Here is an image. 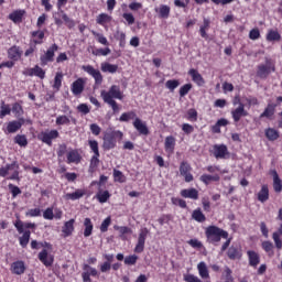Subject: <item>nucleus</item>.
<instances>
[{
	"label": "nucleus",
	"instance_id": "obj_19",
	"mask_svg": "<svg viewBox=\"0 0 282 282\" xmlns=\"http://www.w3.org/2000/svg\"><path fill=\"white\" fill-rule=\"evenodd\" d=\"M154 10L159 14L160 19H169L171 14V7L166 4H161L159 8H155Z\"/></svg>",
	"mask_w": 282,
	"mask_h": 282
},
{
	"label": "nucleus",
	"instance_id": "obj_59",
	"mask_svg": "<svg viewBox=\"0 0 282 282\" xmlns=\"http://www.w3.org/2000/svg\"><path fill=\"white\" fill-rule=\"evenodd\" d=\"M67 153V144L63 143L58 145L57 149V156L61 159L63 158V155H65Z\"/></svg>",
	"mask_w": 282,
	"mask_h": 282
},
{
	"label": "nucleus",
	"instance_id": "obj_47",
	"mask_svg": "<svg viewBox=\"0 0 282 282\" xmlns=\"http://www.w3.org/2000/svg\"><path fill=\"white\" fill-rule=\"evenodd\" d=\"M267 41H281V34L276 31H269L267 34Z\"/></svg>",
	"mask_w": 282,
	"mask_h": 282
},
{
	"label": "nucleus",
	"instance_id": "obj_13",
	"mask_svg": "<svg viewBox=\"0 0 282 282\" xmlns=\"http://www.w3.org/2000/svg\"><path fill=\"white\" fill-rule=\"evenodd\" d=\"M80 160H83V158L80 153H78V150H70L67 153V164H80Z\"/></svg>",
	"mask_w": 282,
	"mask_h": 282
},
{
	"label": "nucleus",
	"instance_id": "obj_21",
	"mask_svg": "<svg viewBox=\"0 0 282 282\" xmlns=\"http://www.w3.org/2000/svg\"><path fill=\"white\" fill-rule=\"evenodd\" d=\"M74 224H76L75 219H70L64 224L62 227V232L65 237H69L72 232H74Z\"/></svg>",
	"mask_w": 282,
	"mask_h": 282
},
{
	"label": "nucleus",
	"instance_id": "obj_11",
	"mask_svg": "<svg viewBox=\"0 0 282 282\" xmlns=\"http://www.w3.org/2000/svg\"><path fill=\"white\" fill-rule=\"evenodd\" d=\"M133 127L141 135H149V128L147 127V122L142 121L140 118L134 119Z\"/></svg>",
	"mask_w": 282,
	"mask_h": 282
},
{
	"label": "nucleus",
	"instance_id": "obj_49",
	"mask_svg": "<svg viewBox=\"0 0 282 282\" xmlns=\"http://www.w3.org/2000/svg\"><path fill=\"white\" fill-rule=\"evenodd\" d=\"M138 263V256L132 254L124 258L126 265H135Z\"/></svg>",
	"mask_w": 282,
	"mask_h": 282
},
{
	"label": "nucleus",
	"instance_id": "obj_44",
	"mask_svg": "<svg viewBox=\"0 0 282 282\" xmlns=\"http://www.w3.org/2000/svg\"><path fill=\"white\" fill-rule=\"evenodd\" d=\"M109 197H111V195L109 194V191L99 192L97 194V199L100 204L107 203V199H109Z\"/></svg>",
	"mask_w": 282,
	"mask_h": 282
},
{
	"label": "nucleus",
	"instance_id": "obj_40",
	"mask_svg": "<svg viewBox=\"0 0 282 282\" xmlns=\"http://www.w3.org/2000/svg\"><path fill=\"white\" fill-rule=\"evenodd\" d=\"M84 196H85V191L83 189H77L74 193L66 195L67 199H73V200L80 199V197H84Z\"/></svg>",
	"mask_w": 282,
	"mask_h": 282
},
{
	"label": "nucleus",
	"instance_id": "obj_29",
	"mask_svg": "<svg viewBox=\"0 0 282 282\" xmlns=\"http://www.w3.org/2000/svg\"><path fill=\"white\" fill-rule=\"evenodd\" d=\"M199 276L203 279H210V274L208 273V267H206V262H199L197 264Z\"/></svg>",
	"mask_w": 282,
	"mask_h": 282
},
{
	"label": "nucleus",
	"instance_id": "obj_53",
	"mask_svg": "<svg viewBox=\"0 0 282 282\" xmlns=\"http://www.w3.org/2000/svg\"><path fill=\"white\" fill-rule=\"evenodd\" d=\"M192 88H193V85H191V84H185L184 86H182V87L180 88V96H181L182 98H184V96H186V94H188Z\"/></svg>",
	"mask_w": 282,
	"mask_h": 282
},
{
	"label": "nucleus",
	"instance_id": "obj_10",
	"mask_svg": "<svg viewBox=\"0 0 282 282\" xmlns=\"http://www.w3.org/2000/svg\"><path fill=\"white\" fill-rule=\"evenodd\" d=\"M23 124H25V119L21 118L19 120H13V121H10L8 124H7V132L8 133H17V131H19Z\"/></svg>",
	"mask_w": 282,
	"mask_h": 282
},
{
	"label": "nucleus",
	"instance_id": "obj_50",
	"mask_svg": "<svg viewBox=\"0 0 282 282\" xmlns=\"http://www.w3.org/2000/svg\"><path fill=\"white\" fill-rule=\"evenodd\" d=\"M93 34L97 37L98 43H100L101 45H109V41H107V37H105V35L93 31Z\"/></svg>",
	"mask_w": 282,
	"mask_h": 282
},
{
	"label": "nucleus",
	"instance_id": "obj_60",
	"mask_svg": "<svg viewBox=\"0 0 282 282\" xmlns=\"http://www.w3.org/2000/svg\"><path fill=\"white\" fill-rule=\"evenodd\" d=\"M122 17L127 21L128 25H133V23H135V18L131 13H123Z\"/></svg>",
	"mask_w": 282,
	"mask_h": 282
},
{
	"label": "nucleus",
	"instance_id": "obj_39",
	"mask_svg": "<svg viewBox=\"0 0 282 282\" xmlns=\"http://www.w3.org/2000/svg\"><path fill=\"white\" fill-rule=\"evenodd\" d=\"M135 113L133 111H129V112H123L119 120L120 122H129V120H135Z\"/></svg>",
	"mask_w": 282,
	"mask_h": 282
},
{
	"label": "nucleus",
	"instance_id": "obj_37",
	"mask_svg": "<svg viewBox=\"0 0 282 282\" xmlns=\"http://www.w3.org/2000/svg\"><path fill=\"white\" fill-rule=\"evenodd\" d=\"M273 188L275 193H281L282 191V182L276 172H273Z\"/></svg>",
	"mask_w": 282,
	"mask_h": 282
},
{
	"label": "nucleus",
	"instance_id": "obj_42",
	"mask_svg": "<svg viewBox=\"0 0 282 282\" xmlns=\"http://www.w3.org/2000/svg\"><path fill=\"white\" fill-rule=\"evenodd\" d=\"M113 177H115V182H119L120 184H123V182H127V177L120 170H113Z\"/></svg>",
	"mask_w": 282,
	"mask_h": 282
},
{
	"label": "nucleus",
	"instance_id": "obj_14",
	"mask_svg": "<svg viewBox=\"0 0 282 282\" xmlns=\"http://www.w3.org/2000/svg\"><path fill=\"white\" fill-rule=\"evenodd\" d=\"M188 74L192 77L193 82L198 85V87H204V84L206 82L204 80V77H202V74H199V72H197L195 68H192L189 69Z\"/></svg>",
	"mask_w": 282,
	"mask_h": 282
},
{
	"label": "nucleus",
	"instance_id": "obj_9",
	"mask_svg": "<svg viewBox=\"0 0 282 282\" xmlns=\"http://www.w3.org/2000/svg\"><path fill=\"white\" fill-rule=\"evenodd\" d=\"M82 69L95 78L96 85H102V74L91 65L83 66Z\"/></svg>",
	"mask_w": 282,
	"mask_h": 282
},
{
	"label": "nucleus",
	"instance_id": "obj_17",
	"mask_svg": "<svg viewBox=\"0 0 282 282\" xmlns=\"http://www.w3.org/2000/svg\"><path fill=\"white\" fill-rule=\"evenodd\" d=\"M104 149L110 150L116 148V139L113 138V134L108 133L104 137Z\"/></svg>",
	"mask_w": 282,
	"mask_h": 282
},
{
	"label": "nucleus",
	"instance_id": "obj_61",
	"mask_svg": "<svg viewBox=\"0 0 282 282\" xmlns=\"http://www.w3.org/2000/svg\"><path fill=\"white\" fill-rule=\"evenodd\" d=\"M187 116H188V120H191L192 122H196L197 121V110L189 109L187 111Z\"/></svg>",
	"mask_w": 282,
	"mask_h": 282
},
{
	"label": "nucleus",
	"instance_id": "obj_34",
	"mask_svg": "<svg viewBox=\"0 0 282 282\" xmlns=\"http://www.w3.org/2000/svg\"><path fill=\"white\" fill-rule=\"evenodd\" d=\"M31 34L32 37L35 39L33 41L35 45H41V43H43V39H45V33L43 31H33Z\"/></svg>",
	"mask_w": 282,
	"mask_h": 282
},
{
	"label": "nucleus",
	"instance_id": "obj_22",
	"mask_svg": "<svg viewBox=\"0 0 282 282\" xmlns=\"http://www.w3.org/2000/svg\"><path fill=\"white\" fill-rule=\"evenodd\" d=\"M270 199V191L268 189V185H262L260 192L258 193V200L262 204Z\"/></svg>",
	"mask_w": 282,
	"mask_h": 282
},
{
	"label": "nucleus",
	"instance_id": "obj_6",
	"mask_svg": "<svg viewBox=\"0 0 282 282\" xmlns=\"http://www.w3.org/2000/svg\"><path fill=\"white\" fill-rule=\"evenodd\" d=\"M85 85H87V79L79 77L70 86V91L74 96H80L85 91Z\"/></svg>",
	"mask_w": 282,
	"mask_h": 282
},
{
	"label": "nucleus",
	"instance_id": "obj_58",
	"mask_svg": "<svg viewBox=\"0 0 282 282\" xmlns=\"http://www.w3.org/2000/svg\"><path fill=\"white\" fill-rule=\"evenodd\" d=\"M172 204H174V206H180L181 208H186V200L182 199V198H172Z\"/></svg>",
	"mask_w": 282,
	"mask_h": 282
},
{
	"label": "nucleus",
	"instance_id": "obj_3",
	"mask_svg": "<svg viewBox=\"0 0 282 282\" xmlns=\"http://www.w3.org/2000/svg\"><path fill=\"white\" fill-rule=\"evenodd\" d=\"M272 72H275L274 63L272 59H265V64H261L258 66L257 76L259 78L265 79Z\"/></svg>",
	"mask_w": 282,
	"mask_h": 282
},
{
	"label": "nucleus",
	"instance_id": "obj_63",
	"mask_svg": "<svg viewBox=\"0 0 282 282\" xmlns=\"http://www.w3.org/2000/svg\"><path fill=\"white\" fill-rule=\"evenodd\" d=\"M262 248L265 252H272L274 245L271 241H264L262 242Z\"/></svg>",
	"mask_w": 282,
	"mask_h": 282
},
{
	"label": "nucleus",
	"instance_id": "obj_18",
	"mask_svg": "<svg viewBox=\"0 0 282 282\" xmlns=\"http://www.w3.org/2000/svg\"><path fill=\"white\" fill-rule=\"evenodd\" d=\"M14 227L20 235H23L24 228H36V225L33 223H22L21 219L18 218L14 223Z\"/></svg>",
	"mask_w": 282,
	"mask_h": 282
},
{
	"label": "nucleus",
	"instance_id": "obj_33",
	"mask_svg": "<svg viewBox=\"0 0 282 282\" xmlns=\"http://www.w3.org/2000/svg\"><path fill=\"white\" fill-rule=\"evenodd\" d=\"M219 180H220V177L218 174H215V175L203 174L200 176V182H203L206 185H208V183H210V182H219Z\"/></svg>",
	"mask_w": 282,
	"mask_h": 282
},
{
	"label": "nucleus",
	"instance_id": "obj_15",
	"mask_svg": "<svg viewBox=\"0 0 282 282\" xmlns=\"http://www.w3.org/2000/svg\"><path fill=\"white\" fill-rule=\"evenodd\" d=\"M181 196L187 199H199V192L196 188L182 189Z\"/></svg>",
	"mask_w": 282,
	"mask_h": 282
},
{
	"label": "nucleus",
	"instance_id": "obj_25",
	"mask_svg": "<svg viewBox=\"0 0 282 282\" xmlns=\"http://www.w3.org/2000/svg\"><path fill=\"white\" fill-rule=\"evenodd\" d=\"M23 14H25V11L17 10L9 15V19L13 21V23H21L23 21Z\"/></svg>",
	"mask_w": 282,
	"mask_h": 282
},
{
	"label": "nucleus",
	"instance_id": "obj_41",
	"mask_svg": "<svg viewBox=\"0 0 282 282\" xmlns=\"http://www.w3.org/2000/svg\"><path fill=\"white\" fill-rule=\"evenodd\" d=\"M15 144H19V147H28V138L25 134H17L14 138Z\"/></svg>",
	"mask_w": 282,
	"mask_h": 282
},
{
	"label": "nucleus",
	"instance_id": "obj_24",
	"mask_svg": "<svg viewBox=\"0 0 282 282\" xmlns=\"http://www.w3.org/2000/svg\"><path fill=\"white\" fill-rule=\"evenodd\" d=\"M101 72L108 74H116V72H118V65L104 62L101 63Z\"/></svg>",
	"mask_w": 282,
	"mask_h": 282
},
{
	"label": "nucleus",
	"instance_id": "obj_62",
	"mask_svg": "<svg viewBox=\"0 0 282 282\" xmlns=\"http://www.w3.org/2000/svg\"><path fill=\"white\" fill-rule=\"evenodd\" d=\"M100 272L102 273H107V272H110L111 271V263L110 262H104L100 264Z\"/></svg>",
	"mask_w": 282,
	"mask_h": 282
},
{
	"label": "nucleus",
	"instance_id": "obj_46",
	"mask_svg": "<svg viewBox=\"0 0 282 282\" xmlns=\"http://www.w3.org/2000/svg\"><path fill=\"white\" fill-rule=\"evenodd\" d=\"M165 87L170 89V91H175V89L180 87V82L176 79H170L165 83Z\"/></svg>",
	"mask_w": 282,
	"mask_h": 282
},
{
	"label": "nucleus",
	"instance_id": "obj_45",
	"mask_svg": "<svg viewBox=\"0 0 282 282\" xmlns=\"http://www.w3.org/2000/svg\"><path fill=\"white\" fill-rule=\"evenodd\" d=\"M265 137L268 138V140H271V141H274V140H278L279 138V131L272 129V128H269L267 131H265Z\"/></svg>",
	"mask_w": 282,
	"mask_h": 282
},
{
	"label": "nucleus",
	"instance_id": "obj_26",
	"mask_svg": "<svg viewBox=\"0 0 282 282\" xmlns=\"http://www.w3.org/2000/svg\"><path fill=\"white\" fill-rule=\"evenodd\" d=\"M21 52L19 50L18 46H12L9 48L8 51V57L11 59V61H19V58H21Z\"/></svg>",
	"mask_w": 282,
	"mask_h": 282
},
{
	"label": "nucleus",
	"instance_id": "obj_51",
	"mask_svg": "<svg viewBox=\"0 0 282 282\" xmlns=\"http://www.w3.org/2000/svg\"><path fill=\"white\" fill-rule=\"evenodd\" d=\"M88 144L94 152L95 155H100V151L98 150V141L96 140H89Z\"/></svg>",
	"mask_w": 282,
	"mask_h": 282
},
{
	"label": "nucleus",
	"instance_id": "obj_52",
	"mask_svg": "<svg viewBox=\"0 0 282 282\" xmlns=\"http://www.w3.org/2000/svg\"><path fill=\"white\" fill-rule=\"evenodd\" d=\"M55 122L58 126H63V124H69V122H72V121L69 120V117H67V116H58L56 118Z\"/></svg>",
	"mask_w": 282,
	"mask_h": 282
},
{
	"label": "nucleus",
	"instance_id": "obj_5",
	"mask_svg": "<svg viewBox=\"0 0 282 282\" xmlns=\"http://www.w3.org/2000/svg\"><path fill=\"white\" fill-rule=\"evenodd\" d=\"M55 52H58V45L53 44L43 55H41L40 61H41L42 67H45L47 63L54 62Z\"/></svg>",
	"mask_w": 282,
	"mask_h": 282
},
{
	"label": "nucleus",
	"instance_id": "obj_16",
	"mask_svg": "<svg viewBox=\"0 0 282 282\" xmlns=\"http://www.w3.org/2000/svg\"><path fill=\"white\" fill-rule=\"evenodd\" d=\"M214 155L217 160H224L228 155V148L226 145H215Z\"/></svg>",
	"mask_w": 282,
	"mask_h": 282
},
{
	"label": "nucleus",
	"instance_id": "obj_48",
	"mask_svg": "<svg viewBox=\"0 0 282 282\" xmlns=\"http://www.w3.org/2000/svg\"><path fill=\"white\" fill-rule=\"evenodd\" d=\"M180 173L181 175H186L187 173H191V164L187 162H182L180 165Z\"/></svg>",
	"mask_w": 282,
	"mask_h": 282
},
{
	"label": "nucleus",
	"instance_id": "obj_20",
	"mask_svg": "<svg viewBox=\"0 0 282 282\" xmlns=\"http://www.w3.org/2000/svg\"><path fill=\"white\" fill-rule=\"evenodd\" d=\"M247 254L249 258V265H251V268H257V265L261 263V258L256 251H248Z\"/></svg>",
	"mask_w": 282,
	"mask_h": 282
},
{
	"label": "nucleus",
	"instance_id": "obj_8",
	"mask_svg": "<svg viewBox=\"0 0 282 282\" xmlns=\"http://www.w3.org/2000/svg\"><path fill=\"white\" fill-rule=\"evenodd\" d=\"M147 237H149V229L142 228L138 237V243L134 248V252L139 254L140 252H144V243L147 241Z\"/></svg>",
	"mask_w": 282,
	"mask_h": 282
},
{
	"label": "nucleus",
	"instance_id": "obj_31",
	"mask_svg": "<svg viewBox=\"0 0 282 282\" xmlns=\"http://www.w3.org/2000/svg\"><path fill=\"white\" fill-rule=\"evenodd\" d=\"M84 226H85L84 237H91V232L94 230V224H91V219L85 218Z\"/></svg>",
	"mask_w": 282,
	"mask_h": 282
},
{
	"label": "nucleus",
	"instance_id": "obj_35",
	"mask_svg": "<svg viewBox=\"0 0 282 282\" xmlns=\"http://www.w3.org/2000/svg\"><path fill=\"white\" fill-rule=\"evenodd\" d=\"M61 87H63V73H56L53 89H56V91H61Z\"/></svg>",
	"mask_w": 282,
	"mask_h": 282
},
{
	"label": "nucleus",
	"instance_id": "obj_56",
	"mask_svg": "<svg viewBox=\"0 0 282 282\" xmlns=\"http://www.w3.org/2000/svg\"><path fill=\"white\" fill-rule=\"evenodd\" d=\"M26 217H41V209L40 208H33L29 209L25 213Z\"/></svg>",
	"mask_w": 282,
	"mask_h": 282
},
{
	"label": "nucleus",
	"instance_id": "obj_30",
	"mask_svg": "<svg viewBox=\"0 0 282 282\" xmlns=\"http://www.w3.org/2000/svg\"><path fill=\"white\" fill-rule=\"evenodd\" d=\"M165 151H166V153H173V151H175V138L174 137L165 138Z\"/></svg>",
	"mask_w": 282,
	"mask_h": 282
},
{
	"label": "nucleus",
	"instance_id": "obj_1",
	"mask_svg": "<svg viewBox=\"0 0 282 282\" xmlns=\"http://www.w3.org/2000/svg\"><path fill=\"white\" fill-rule=\"evenodd\" d=\"M100 96L104 102L111 107L113 113H118V111H120V106H118V102H116V100H122V98H124L122 90H120V86L112 85L108 91L101 90Z\"/></svg>",
	"mask_w": 282,
	"mask_h": 282
},
{
	"label": "nucleus",
	"instance_id": "obj_38",
	"mask_svg": "<svg viewBox=\"0 0 282 282\" xmlns=\"http://www.w3.org/2000/svg\"><path fill=\"white\" fill-rule=\"evenodd\" d=\"M98 25H105V23H109L111 21V15L107 13H100L96 19Z\"/></svg>",
	"mask_w": 282,
	"mask_h": 282
},
{
	"label": "nucleus",
	"instance_id": "obj_36",
	"mask_svg": "<svg viewBox=\"0 0 282 282\" xmlns=\"http://www.w3.org/2000/svg\"><path fill=\"white\" fill-rule=\"evenodd\" d=\"M276 106L269 104L264 111L260 115V118H272L274 116V109Z\"/></svg>",
	"mask_w": 282,
	"mask_h": 282
},
{
	"label": "nucleus",
	"instance_id": "obj_12",
	"mask_svg": "<svg viewBox=\"0 0 282 282\" xmlns=\"http://www.w3.org/2000/svg\"><path fill=\"white\" fill-rule=\"evenodd\" d=\"M39 259L41 263H43L46 268H50V265L54 263V257L52 254H48L45 249L39 253Z\"/></svg>",
	"mask_w": 282,
	"mask_h": 282
},
{
	"label": "nucleus",
	"instance_id": "obj_64",
	"mask_svg": "<svg viewBox=\"0 0 282 282\" xmlns=\"http://www.w3.org/2000/svg\"><path fill=\"white\" fill-rule=\"evenodd\" d=\"M43 217L44 219H54V210L52 208H47L46 210H44Z\"/></svg>",
	"mask_w": 282,
	"mask_h": 282
},
{
	"label": "nucleus",
	"instance_id": "obj_2",
	"mask_svg": "<svg viewBox=\"0 0 282 282\" xmlns=\"http://www.w3.org/2000/svg\"><path fill=\"white\" fill-rule=\"evenodd\" d=\"M206 237L209 241V243H219V241H221V237L223 239H228V234L227 231H224L223 229H220L217 226H209L206 229Z\"/></svg>",
	"mask_w": 282,
	"mask_h": 282
},
{
	"label": "nucleus",
	"instance_id": "obj_32",
	"mask_svg": "<svg viewBox=\"0 0 282 282\" xmlns=\"http://www.w3.org/2000/svg\"><path fill=\"white\" fill-rule=\"evenodd\" d=\"M57 14H59L64 21V23L67 25V28L72 29L74 28V25H76V23L74 22V20L69 19L68 15H66L65 11H63V9H58Z\"/></svg>",
	"mask_w": 282,
	"mask_h": 282
},
{
	"label": "nucleus",
	"instance_id": "obj_4",
	"mask_svg": "<svg viewBox=\"0 0 282 282\" xmlns=\"http://www.w3.org/2000/svg\"><path fill=\"white\" fill-rule=\"evenodd\" d=\"M237 104L238 107L231 110V118L236 123L239 122L242 118H246V116H248L246 105L241 104V100L235 99L234 105Z\"/></svg>",
	"mask_w": 282,
	"mask_h": 282
},
{
	"label": "nucleus",
	"instance_id": "obj_23",
	"mask_svg": "<svg viewBox=\"0 0 282 282\" xmlns=\"http://www.w3.org/2000/svg\"><path fill=\"white\" fill-rule=\"evenodd\" d=\"M227 256L232 261H235V259H241V249H239L238 247L231 246L228 249Z\"/></svg>",
	"mask_w": 282,
	"mask_h": 282
},
{
	"label": "nucleus",
	"instance_id": "obj_28",
	"mask_svg": "<svg viewBox=\"0 0 282 282\" xmlns=\"http://www.w3.org/2000/svg\"><path fill=\"white\" fill-rule=\"evenodd\" d=\"M12 272L13 274H23L25 272V263L23 261L13 262Z\"/></svg>",
	"mask_w": 282,
	"mask_h": 282
},
{
	"label": "nucleus",
	"instance_id": "obj_43",
	"mask_svg": "<svg viewBox=\"0 0 282 282\" xmlns=\"http://www.w3.org/2000/svg\"><path fill=\"white\" fill-rule=\"evenodd\" d=\"M30 235H31L30 230H26L20 237V246H22V248H25L28 246V243H30Z\"/></svg>",
	"mask_w": 282,
	"mask_h": 282
},
{
	"label": "nucleus",
	"instance_id": "obj_27",
	"mask_svg": "<svg viewBox=\"0 0 282 282\" xmlns=\"http://www.w3.org/2000/svg\"><path fill=\"white\" fill-rule=\"evenodd\" d=\"M192 219L198 221V224H204V221H206V215H204L202 209L197 208L192 213Z\"/></svg>",
	"mask_w": 282,
	"mask_h": 282
},
{
	"label": "nucleus",
	"instance_id": "obj_7",
	"mask_svg": "<svg viewBox=\"0 0 282 282\" xmlns=\"http://www.w3.org/2000/svg\"><path fill=\"white\" fill-rule=\"evenodd\" d=\"M58 135H59L58 130H46L44 132H41L39 134V138L44 142V144L52 147V140H56Z\"/></svg>",
	"mask_w": 282,
	"mask_h": 282
},
{
	"label": "nucleus",
	"instance_id": "obj_57",
	"mask_svg": "<svg viewBox=\"0 0 282 282\" xmlns=\"http://www.w3.org/2000/svg\"><path fill=\"white\" fill-rule=\"evenodd\" d=\"M260 37H261V33L259 32V29H252L249 32V39H251V41H257Z\"/></svg>",
	"mask_w": 282,
	"mask_h": 282
},
{
	"label": "nucleus",
	"instance_id": "obj_55",
	"mask_svg": "<svg viewBox=\"0 0 282 282\" xmlns=\"http://www.w3.org/2000/svg\"><path fill=\"white\" fill-rule=\"evenodd\" d=\"M33 72H34V76H37V78H45V70H43V68H41L39 65H36L35 67H33Z\"/></svg>",
	"mask_w": 282,
	"mask_h": 282
},
{
	"label": "nucleus",
	"instance_id": "obj_54",
	"mask_svg": "<svg viewBox=\"0 0 282 282\" xmlns=\"http://www.w3.org/2000/svg\"><path fill=\"white\" fill-rule=\"evenodd\" d=\"M109 226H111V217H107L100 226L101 232H107L109 230Z\"/></svg>",
	"mask_w": 282,
	"mask_h": 282
}]
</instances>
